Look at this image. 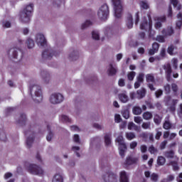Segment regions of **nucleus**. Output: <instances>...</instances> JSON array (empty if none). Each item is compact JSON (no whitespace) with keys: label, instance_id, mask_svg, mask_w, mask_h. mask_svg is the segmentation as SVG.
Returning <instances> with one entry per match:
<instances>
[{"label":"nucleus","instance_id":"20e7f679","mask_svg":"<svg viewBox=\"0 0 182 182\" xmlns=\"http://www.w3.org/2000/svg\"><path fill=\"white\" fill-rule=\"evenodd\" d=\"M112 2L114 5V16L117 19H120L123 12V5L122 4V0H112Z\"/></svg>","mask_w":182,"mask_h":182},{"label":"nucleus","instance_id":"b1692460","mask_svg":"<svg viewBox=\"0 0 182 182\" xmlns=\"http://www.w3.org/2000/svg\"><path fill=\"white\" fill-rule=\"evenodd\" d=\"M133 114H135L136 116H139V114H141L143 112V110L140 107L135 106L132 109Z\"/></svg>","mask_w":182,"mask_h":182},{"label":"nucleus","instance_id":"2eb2a0df","mask_svg":"<svg viewBox=\"0 0 182 182\" xmlns=\"http://www.w3.org/2000/svg\"><path fill=\"white\" fill-rule=\"evenodd\" d=\"M159 48H160V44L154 42L152 44V48L149 49V55L150 56H153V55H154L155 53H157L159 52Z\"/></svg>","mask_w":182,"mask_h":182},{"label":"nucleus","instance_id":"c756f323","mask_svg":"<svg viewBox=\"0 0 182 182\" xmlns=\"http://www.w3.org/2000/svg\"><path fill=\"white\" fill-rule=\"evenodd\" d=\"M146 79L147 83H155L156 82V80L154 79V75H153V74H147L146 75Z\"/></svg>","mask_w":182,"mask_h":182},{"label":"nucleus","instance_id":"6e6d98bb","mask_svg":"<svg viewBox=\"0 0 182 182\" xmlns=\"http://www.w3.org/2000/svg\"><path fill=\"white\" fill-rule=\"evenodd\" d=\"M167 52L169 55H173V52H174V46L171 45L168 47Z\"/></svg>","mask_w":182,"mask_h":182},{"label":"nucleus","instance_id":"6e6552de","mask_svg":"<svg viewBox=\"0 0 182 182\" xmlns=\"http://www.w3.org/2000/svg\"><path fill=\"white\" fill-rule=\"evenodd\" d=\"M27 170L31 174H36L37 176H42V174H43V170L42 168L36 164H29L27 167Z\"/></svg>","mask_w":182,"mask_h":182},{"label":"nucleus","instance_id":"9b49d317","mask_svg":"<svg viewBox=\"0 0 182 182\" xmlns=\"http://www.w3.org/2000/svg\"><path fill=\"white\" fill-rule=\"evenodd\" d=\"M50 102L53 105H58V103H62L63 102V95L60 93L53 94L50 97Z\"/></svg>","mask_w":182,"mask_h":182},{"label":"nucleus","instance_id":"e2e57ef3","mask_svg":"<svg viewBox=\"0 0 182 182\" xmlns=\"http://www.w3.org/2000/svg\"><path fill=\"white\" fill-rule=\"evenodd\" d=\"M134 121L135 123H137V124H140V123L143 122V119H141V117H134Z\"/></svg>","mask_w":182,"mask_h":182},{"label":"nucleus","instance_id":"f8f14e48","mask_svg":"<svg viewBox=\"0 0 182 182\" xmlns=\"http://www.w3.org/2000/svg\"><path fill=\"white\" fill-rule=\"evenodd\" d=\"M36 41L38 46H46L47 45L46 38H45V36H43V34H37Z\"/></svg>","mask_w":182,"mask_h":182},{"label":"nucleus","instance_id":"f704fd0d","mask_svg":"<svg viewBox=\"0 0 182 182\" xmlns=\"http://www.w3.org/2000/svg\"><path fill=\"white\" fill-rule=\"evenodd\" d=\"M52 182H63V177L60 174H55Z\"/></svg>","mask_w":182,"mask_h":182},{"label":"nucleus","instance_id":"a18cd8bd","mask_svg":"<svg viewBox=\"0 0 182 182\" xmlns=\"http://www.w3.org/2000/svg\"><path fill=\"white\" fill-rule=\"evenodd\" d=\"M53 4L54 8H60L62 0H54Z\"/></svg>","mask_w":182,"mask_h":182},{"label":"nucleus","instance_id":"4c0bfd02","mask_svg":"<svg viewBox=\"0 0 182 182\" xmlns=\"http://www.w3.org/2000/svg\"><path fill=\"white\" fill-rule=\"evenodd\" d=\"M47 129L48 130V134L46 136V140L48 141H50V140H52V137H53V133L50 131V126L47 125Z\"/></svg>","mask_w":182,"mask_h":182},{"label":"nucleus","instance_id":"8fccbe9b","mask_svg":"<svg viewBox=\"0 0 182 182\" xmlns=\"http://www.w3.org/2000/svg\"><path fill=\"white\" fill-rule=\"evenodd\" d=\"M141 8H143V9H149V3H147L146 1H142L140 3Z\"/></svg>","mask_w":182,"mask_h":182},{"label":"nucleus","instance_id":"f257e3e1","mask_svg":"<svg viewBox=\"0 0 182 182\" xmlns=\"http://www.w3.org/2000/svg\"><path fill=\"white\" fill-rule=\"evenodd\" d=\"M35 4L33 3H30L26 7L20 11L19 14V21L24 23H29L31 22V17L32 16V13L33 12V8Z\"/></svg>","mask_w":182,"mask_h":182},{"label":"nucleus","instance_id":"5fc2aeb1","mask_svg":"<svg viewBox=\"0 0 182 182\" xmlns=\"http://www.w3.org/2000/svg\"><path fill=\"white\" fill-rule=\"evenodd\" d=\"M173 69L178 68V60L177 58L172 59Z\"/></svg>","mask_w":182,"mask_h":182},{"label":"nucleus","instance_id":"4d7b16f0","mask_svg":"<svg viewBox=\"0 0 182 182\" xmlns=\"http://www.w3.org/2000/svg\"><path fill=\"white\" fill-rule=\"evenodd\" d=\"M146 106H147L148 109H154V105L151 101H145Z\"/></svg>","mask_w":182,"mask_h":182},{"label":"nucleus","instance_id":"de8ad7c7","mask_svg":"<svg viewBox=\"0 0 182 182\" xmlns=\"http://www.w3.org/2000/svg\"><path fill=\"white\" fill-rule=\"evenodd\" d=\"M136 76V72L132 71L128 73L127 77L129 80H133L134 79V77Z\"/></svg>","mask_w":182,"mask_h":182},{"label":"nucleus","instance_id":"338daca9","mask_svg":"<svg viewBox=\"0 0 182 182\" xmlns=\"http://www.w3.org/2000/svg\"><path fill=\"white\" fill-rule=\"evenodd\" d=\"M127 19L128 21V23H133V16L131 14L127 15Z\"/></svg>","mask_w":182,"mask_h":182},{"label":"nucleus","instance_id":"864d4df0","mask_svg":"<svg viewBox=\"0 0 182 182\" xmlns=\"http://www.w3.org/2000/svg\"><path fill=\"white\" fill-rule=\"evenodd\" d=\"M148 150H149V153H151V154H154V153H157V149L154 148V146L153 145L149 146Z\"/></svg>","mask_w":182,"mask_h":182},{"label":"nucleus","instance_id":"2f4dec72","mask_svg":"<svg viewBox=\"0 0 182 182\" xmlns=\"http://www.w3.org/2000/svg\"><path fill=\"white\" fill-rule=\"evenodd\" d=\"M155 23H161L166 22V16H155L154 18Z\"/></svg>","mask_w":182,"mask_h":182},{"label":"nucleus","instance_id":"393cba45","mask_svg":"<svg viewBox=\"0 0 182 182\" xmlns=\"http://www.w3.org/2000/svg\"><path fill=\"white\" fill-rule=\"evenodd\" d=\"M70 60H77L79 59V53L77 51H73L69 55Z\"/></svg>","mask_w":182,"mask_h":182},{"label":"nucleus","instance_id":"052dcab7","mask_svg":"<svg viewBox=\"0 0 182 182\" xmlns=\"http://www.w3.org/2000/svg\"><path fill=\"white\" fill-rule=\"evenodd\" d=\"M115 123H120L122 122V117L119 114H116L114 116Z\"/></svg>","mask_w":182,"mask_h":182},{"label":"nucleus","instance_id":"79ce46f5","mask_svg":"<svg viewBox=\"0 0 182 182\" xmlns=\"http://www.w3.org/2000/svg\"><path fill=\"white\" fill-rule=\"evenodd\" d=\"M136 81L143 83L144 82V73H140L136 77Z\"/></svg>","mask_w":182,"mask_h":182},{"label":"nucleus","instance_id":"39448f33","mask_svg":"<svg viewBox=\"0 0 182 182\" xmlns=\"http://www.w3.org/2000/svg\"><path fill=\"white\" fill-rule=\"evenodd\" d=\"M116 141L119 144V155L121 156L122 159H124L125 153L127 150V146L124 143V139L123 136H118Z\"/></svg>","mask_w":182,"mask_h":182},{"label":"nucleus","instance_id":"f3484780","mask_svg":"<svg viewBox=\"0 0 182 182\" xmlns=\"http://www.w3.org/2000/svg\"><path fill=\"white\" fill-rule=\"evenodd\" d=\"M35 141V133H32V136H28L26 139V146L28 149H31L32 147V144Z\"/></svg>","mask_w":182,"mask_h":182},{"label":"nucleus","instance_id":"58836bf2","mask_svg":"<svg viewBox=\"0 0 182 182\" xmlns=\"http://www.w3.org/2000/svg\"><path fill=\"white\" fill-rule=\"evenodd\" d=\"M171 4H172L174 8H176L177 11L181 9V5L178 4V0H171Z\"/></svg>","mask_w":182,"mask_h":182},{"label":"nucleus","instance_id":"aec40b11","mask_svg":"<svg viewBox=\"0 0 182 182\" xmlns=\"http://www.w3.org/2000/svg\"><path fill=\"white\" fill-rule=\"evenodd\" d=\"M120 182H129V177L124 171L120 173Z\"/></svg>","mask_w":182,"mask_h":182},{"label":"nucleus","instance_id":"a878e982","mask_svg":"<svg viewBox=\"0 0 182 182\" xmlns=\"http://www.w3.org/2000/svg\"><path fill=\"white\" fill-rule=\"evenodd\" d=\"M112 136V134H107L105 136V146H110L112 144V139L110 138Z\"/></svg>","mask_w":182,"mask_h":182},{"label":"nucleus","instance_id":"412c9836","mask_svg":"<svg viewBox=\"0 0 182 182\" xmlns=\"http://www.w3.org/2000/svg\"><path fill=\"white\" fill-rule=\"evenodd\" d=\"M142 117L144 120H151L153 119V114L147 111L143 113Z\"/></svg>","mask_w":182,"mask_h":182},{"label":"nucleus","instance_id":"a19ab883","mask_svg":"<svg viewBox=\"0 0 182 182\" xmlns=\"http://www.w3.org/2000/svg\"><path fill=\"white\" fill-rule=\"evenodd\" d=\"M92 39H95V41H99V39H100V36L99 35L98 31H93L92 32Z\"/></svg>","mask_w":182,"mask_h":182},{"label":"nucleus","instance_id":"1a4fd4ad","mask_svg":"<svg viewBox=\"0 0 182 182\" xmlns=\"http://www.w3.org/2000/svg\"><path fill=\"white\" fill-rule=\"evenodd\" d=\"M60 53L58 51H55L52 49H47L45 50L43 53H42V58L43 59H47L48 60H50V59H52V58H53V56H55V58H58V56H59Z\"/></svg>","mask_w":182,"mask_h":182},{"label":"nucleus","instance_id":"49530a36","mask_svg":"<svg viewBox=\"0 0 182 182\" xmlns=\"http://www.w3.org/2000/svg\"><path fill=\"white\" fill-rule=\"evenodd\" d=\"M61 121L63 122H65V123H70V122H72L70 118H69V117H68L66 115L61 116Z\"/></svg>","mask_w":182,"mask_h":182},{"label":"nucleus","instance_id":"c9c22d12","mask_svg":"<svg viewBox=\"0 0 182 182\" xmlns=\"http://www.w3.org/2000/svg\"><path fill=\"white\" fill-rule=\"evenodd\" d=\"M164 156L166 159H173L174 158V151H166L164 152Z\"/></svg>","mask_w":182,"mask_h":182},{"label":"nucleus","instance_id":"ddd939ff","mask_svg":"<svg viewBox=\"0 0 182 182\" xmlns=\"http://www.w3.org/2000/svg\"><path fill=\"white\" fill-rule=\"evenodd\" d=\"M164 69L165 70L166 80L168 82H170V80H171V73H173L171 65H170V63L165 65Z\"/></svg>","mask_w":182,"mask_h":182},{"label":"nucleus","instance_id":"423d86ee","mask_svg":"<svg viewBox=\"0 0 182 182\" xmlns=\"http://www.w3.org/2000/svg\"><path fill=\"white\" fill-rule=\"evenodd\" d=\"M21 48H23V43H22V40H18V46L10 49L9 52L13 50L14 59H18V53H20L21 58H23V50Z\"/></svg>","mask_w":182,"mask_h":182},{"label":"nucleus","instance_id":"f03ea898","mask_svg":"<svg viewBox=\"0 0 182 182\" xmlns=\"http://www.w3.org/2000/svg\"><path fill=\"white\" fill-rule=\"evenodd\" d=\"M30 95L36 103H41L43 100V95H42V89L41 86L33 85L30 86Z\"/></svg>","mask_w":182,"mask_h":182},{"label":"nucleus","instance_id":"dca6fc26","mask_svg":"<svg viewBox=\"0 0 182 182\" xmlns=\"http://www.w3.org/2000/svg\"><path fill=\"white\" fill-rule=\"evenodd\" d=\"M161 33L164 36H171L174 33V29L173 27H168L167 28L163 29Z\"/></svg>","mask_w":182,"mask_h":182},{"label":"nucleus","instance_id":"e433bc0d","mask_svg":"<svg viewBox=\"0 0 182 182\" xmlns=\"http://www.w3.org/2000/svg\"><path fill=\"white\" fill-rule=\"evenodd\" d=\"M122 117H124V119H127L130 117V111H129L128 109H123L122 111Z\"/></svg>","mask_w":182,"mask_h":182},{"label":"nucleus","instance_id":"c03bdc74","mask_svg":"<svg viewBox=\"0 0 182 182\" xmlns=\"http://www.w3.org/2000/svg\"><path fill=\"white\" fill-rule=\"evenodd\" d=\"M0 140L1 141H6V140H8V138H6V134H5V132L4 131L0 132Z\"/></svg>","mask_w":182,"mask_h":182},{"label":"nucleus","instance_id":"774afa93","mask_svg":"<svg viewBox=\"0 0 182 182\" xmlns=\"http://www.w3.org/2000/svg\"><path fill=\"white\" fill-rule=\"evenodd\" d=\"M178 116L180 117V119H182V104L180 105Z\"/></svg>","mask_w":182,"mask_h":182},{"label":"nucleus","instance_id":"473e14b6","mask_svg":"<svg viewBox=\"0 0 182 182\" xmlns=\"http://www.w3.org/2000/svg\"><path fill=\"white\" fill-rule=\"evenodd\" d=\"M157 164L158 166H164V164H166V158L162 156H158Z\"/></svg>","mask_w":182,"mask_h":182},{"label":"nucleus","instance_id":"13d9d810","mask_svg":"<svg viewBox=\"0 0 182 182\" xmlns=\"http://www.w3.org/2000/svg\"><path fill=\"white\" fill-rule=\"evenodd\" d=\"M166 182H171L174 180V176L168 175L166 178H164Z\"/></svg>","mask_w":182,"mask_h":182},{"label":"nucleus","instance_id":"6ab92c4d","mask_svg":"<svg viewBox=\"0 0 182 182\" xmlns=\"http://www.w3.org/2000/svg\"><path fill=\"white\" fill-rule=\"evenodd\" d=\"M18 124H20L21 126H25L26 124V114H21L20 118L17 122Z\"/></svg>","mask_w":182,"mask_h":182},{"label":"nucleus","instance_id":"4be33fe9","mask_svg":"<svg viewBox=\"0 0 182 182\" xmlns=\"http://www.w3.org/2000/svg\"><path fill=\"white\" fill-rule=\"evenodd\" d=\"M146 93V89L144 87L136 91V95H138L139 99H143V97H145Z\"/></svg>","mask_w":182,"mask_h":182},{"label":"nucleus","instance_id":"603ef678","mask_svg":"<svg viewBox=\"0 0 182 182\" xmlns=\"http://www.w3.org/2000/svg\"><path fill=\"white\" fill-rule=\"evenodd\" d=\"M155 96L156 99H159L161 96H163V90L159 89L155 92Z\"/></svg>","mask_w":182,"mask_h":182},{"label":"nucleus","instance_id":"5701e85b","mask_svg":"<svg viewBox=\"0 0 182 182\" xmlns=\"http://www.w3.org/2000/svg\"><path fill=\"white\" fill-rule=\"evenodd\" d=\"M161 120H163V117H161L158 114H156L154 117V122L156 126H159L161 123Z\"/></svg>","mask_w":182,"mask_h":182},{"label":"nucleus","instance_id":"4468645a","mask_svg":"<svg viewBox=\"0 0 182 182\" xmlns=\"http://www.w3.org/2000/svg\"><path fill=\"white\" fill-rule=\"evenodd\" d=\"M137 161H139L137 158L129 156L127 157L124 164L126 167H127V166H133V164H137Z\"/></svg>","mask_w":182,"mask_h":182},{"label":"nucleus","instance_id":"bb28decb","mask_svg":"<svg viewBox=\"0 0 182 182\" xmlns=\"http://www.w3.org/2000/svg\"><path fill=\"white\" fill-rule=\"evenodd\" d=\"M173 127V124L169 120H165L163 124V129L165 130H170Z\"/></svg>","mask_w":182,"mask_h":182},{"label":"nucleus","instance_id":"9d476101","mask_svg":"<svg viewBox=\"0 0 182 182\" xmlns=\"http://www.w3.org/2000/svg\"><path fill=\"white\" fill-rule=\"evenodd\" d=\"M102 178L105 182H117V176L110 171H108Z\"/></svg>","mask_w":182,"mask_h":182},{"label":"nucleus","instance_id":"bf43d9fd","mask_svg":"<svg viewBox=\"0 0 182 182\" xmlns=\"http://www.w3.org/2000/svg\"><path fill=\"white\" fill-rule=\"evenodd\" d=\"M171 88L170 87V85L166 84V85H164V90H165L166 95H168L170 93V92L171 91Z\"/></svg>","mask_w":182,"mask_h":182},{"label":"nucleus","instance_id":"3c124183","mask_svg":"<svg viewBox=\"0 0 182 182\" xmlns=\"http://www.w3.org/2000/svg\"><path fill=\"white\" fill-rule=\"evenodd\" d=\"M151 125V124L150 123V122H143L141 127L142 129H144V130H147V129H150Z\"/></svg>","mask_w":182,"mask_h":182},{"label":"nucleus","instance_id":"0e129e2a","mask_svg":"<svg viewBox=\"0 0 182 182\" xmlns=\"http://www.w3.org/2000/svg\"><path fill=\"white\" fill-rule=\"evenodd\" d=\"M118 85L120 87H124L125 86L126 83L124 82V80L122 78H120L118 81Z\"/></svg>","mask_w":182,"mask_h":182},{"label":"nucleus","instance_id":"37998d69","mask_svg":"<svg viewBox=\"0 0 182 182\" xmlns=\"http://www.w3.org/2000/svg\"><path fill=\"white\" fill-rule=\"evenodd\" d=\"M126 137L127 140H133V139L136 138V135L133 132H127L126 134Z\"/></svg>","mask_w":182,"mask_h":182},{"label":"nucleus","instance_id":"0eeeda50","mask_svg":"<svg viewBox=\"0 0 182 182\" xmlns=\"http://www.w3.org/2000/svg\"><path fill=\"white\" fill-rule=\"evenodd\" d=\"M151 28H153L152 23H141L140 25V29H141V31H148L149 38L155 41L156 37H154V35H156V31L151 29Z\"/></svg>","mask_w":182,"mask_h":182},{"label":"nucleus","instance_id":"69168bd1","mask_svg":"<svg viewBox=\"0 0 182 182\" xmlns=\"http://www.w3.org/2000/svg\"><path fill=\"white\" fill-rule=\"evenodd\" d=\"M166 146H167V141L164 140V141H162L160 144V149L161 150H164V149H166Z\"/></svg>","mask_w":182,"mask_h":182},{"label":"nucleus","instance_id":"ea45409f","mask_svg":"<svg viewBox=\"0 0 182 182\" xmlns=\"http://www.w3.org/2000/svg\"><path fill=\"white\" fill-rule=\"evenodd\" d=\"M170 164L172 166L173 171H178V170H180V167L178 166L177 161H172L170 162Z\"/></svg>","mask_w":182,"mask_h":182},{"label":"nucleus","instance_id":"cd10ccee","mask_svg":"<svg viewBox=\"0 0 182 182\" xmlns=\"http://www.w3.org/2000/svg\"><path fill=\"white\" fill-rule=\"evenodd\" d=\"M119 99L122 103H127L129 101V97L124 93L119 94Z\"/></svg>","mask_w":182,"mask_h":182},{"label":"nucleus","instance_id":"7ed1b4c3","mask_svg":"<svg viewBox=\"0 0 182 182\" xmlns=\"http://www.w3.org/2000/svg\"><path fill=\"white\" fill-rule=\"evenodd\" d=\"M109 6L107 4H104L97 10V15L100 21H102V22H106L109 18Z\"/></svg>","mask_w":182,"mask_h":182},{"label":"nucleus","instance_id":"09e8293b","mask_svg":"<svg viewBox=\"0 0 182 182\" xmlns=\"http://www.w3.org/2000/svg\"><path fill=\"white\" fill-rule=\"evenodd\" d=\"M155 41H157V42H159L160 43H164V42H166V39L163 36H157Z\"/></svg>","mask_w":182,"mask_h":182},{"label":"nucleus","instance_id":"680f3d73","mask_svg":"<svg viewBox=\"0 0 182 182\" xmlns=\"http://www.w3.org/2000/svg\"><path fill=\"white\" fill-rule=\"evenodd\" d=\"M151 180H152V181H157V180H159V175H157V173H152L151 175Z\"/></svg>","mask_w":182,"mask_h":182},{"label":"nucleus","instance_id":"c85d7f7f","mask_svg":"<svg viewBox=\"0 0 182 182\" xmlns=\"http://www.w3.org/2000/svg\"><path fill=\"white\" fill-rule=\"evenodd\" d=\"M107 72H108L109 76H113L116 75L117 70H116V68H113L112 64H109V69H108Z\"/></svg>","mask_w":182,"mask_h":182},{"label":"nucleus","instance_id":"7c9ffc66","mask_svg":"<svg viewBox=\"0 0 182 182\" xmlns=\"http://www.w3.org/2000/svg\"><path fill=\"white\" fill-rule=\"evenodd\" d=\"M26 44L28 49H32V48L35 46V41H33V40L31 38H28L26 42Z\"/></svg>","mask_w":182,"mask_h":182},{"label":"nucleus","instance_id":"72a5a7b5","mask_svg":"<svg viewBox=\"0 0 182 182\" xmlns=\"http://www.w3.org/2000/svg\"><path fill=\"white\" fill-rule=\"evenodd\" d=\"M139 126L136 125L134 122H129L128 124L129 130H135L136 132L139 131Z\"/></svg>","mask_w":182,"mask_h":182},{"label":"nucleus","instance_id":"a211bd4d","mask_svg":"<svg viewBox=\"0 0 182 182\" xmlns=\"http://www.w3.org/2000/svg\"><path fill=\"white\" fill-rule=\"evenodd\" d=\"M41 76L46 83H49V80H50V74H49L48 71L46 70L42 71Z\"/></svg>","mask_w":182,"mask_h":182}]
</instances>
